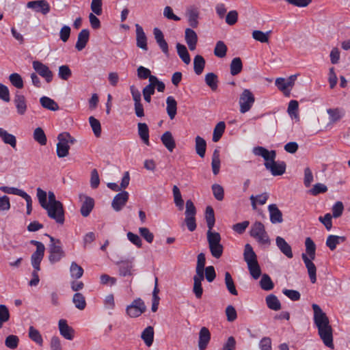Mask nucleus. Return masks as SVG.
Wrapping results in <instances>:
<instances>
[{"mask_svg": "<svg viewBox=\"0 0 350 350\" xmlns=\"http://www.w3.org/2000/svg\"><path fill=\"white\" fill-rule=\"evenodd\" d=\"M250 234L252 237L254 238L261 245H269L271 243L265 226L260 221H256L252 225Z\"/></svg>", "mask_w": 350, "mask_h": 350, "instance_id": "7", "label": "nucleus"}, {"mask_svg": "<svg viewBox=\"0 0 350 350\" xmlns=\"http://www.w3.org/2000/svg\"><path fill=\"white\" fill-rule=\"evenodd\" d=\"M205 262V255L203 253L199 254L198 255L197 265L196 269V274L204 275Z\"/></svg>", "mask_w": 350, "mask_h": 350, "instance_id": "61", "label": "nucleus"}, {"mask_svg": "<svg viewBox=\"0 0 350 350\" xmlns=\"http://www.w3.org/2000/svg\"><path fill=\"white\" fill-rule=\"evenodd\" d=\"M70 271L71 277L76 279L80 278L83 274V268L75 262L71 263Z\"/></svg>", "mask_w": 350, "mask_h": 350, "instance_id": "59", "label": "nucleus"}, {"mask_svg": "<svg viewBox=\"0 0 350 350\" xmlns=\"http://www.w3.org/2000/svg\"><path fill=\"white\" fill-rule=\"evenodd\" d=\"M185 15L187 18L189 25L193 28H196L199 24V9L194 5L189 6L186 10Z\"/></svg>", "mask_w": 350, "mask_h": 350, "instance_id": "17", "label": "nucleus"}, {"mask_svg": "<svg viewBox=\"0 0 350 350\" xmlns=\"http://www.w3.org/2000/svg\"><path fill=\"white\" fill-rule=\"evenodd\" d=\"M255 102L253 93L248 89H245L240 94L239 104L240 112L245 113L249 111Z\"/></svg>", "mask_w": 350, "mask_h": 350, "instance_id": "10", "label": "nucleus"}, {"mask_svg": "<svg viewBox=\"0 0 350 350\" xmlns=\"http://www.w3.org/2000/svg\"><path fill=\"white\" fill-rule=\"evenodd\" d=\"M327 113L329 115V122L332 124L338 122L345 115L344 110L340 108L328 109Z\"/></svg>", "mask_w": 350, "mask_h": 350, "instance_id": "35", "label": "nucleus"}, {"mask_svg": "<svg viewBox=\"0 0 350 350\" xmlns=\"http://www.w3.org/2000/svg\"><path fill=\"white\" fill-rule=\"evenodd\" d=\"M306 253H302L301 258L307 269L308 273L312 284L317 282V267L312 260L316 256V245L311 238L308 237L305 241Z\"/></svg>", "mask_w": 350, "mask_h": 350, "instance_id": "4", "label": "nucleus"}, {"mask_svg": "<svg viewBox=\"0 0 350 350\" xmlns=\"http://www.w3.org/2000/svg\"><path fill=\"white\" fill-rule=\"evenodd\" d=\"M45 249L36 250L31 255V261L34 269L40 270V265L44 257Z\"/></svg>", "mask_w": 350, "mask_h": 350, "instance_id": "33", "label": "nucleus"}, {"mask_svg": "<svg viewBox=\"0 0 350 350\" xmlns=\"http://www.w3.org/2000/svg\"><path fill=\"white\" fill-rule=\"evenodd\" d=\"M298 107L299 104L297 100H292L289 102L288 106V113L292 118H298Z\"/></svg>", "mask_w": 350, "mask_h": 350, "instance_id": "64", "label": "nucleus"}, {"mask_svg": "<svg viewBox=\"0 0 350 350\" xmlns=\"http://www.w3.org/2000/svg\"><path fill=\"white\" fill-rule=\"evenodd\" d=\"M196 209L194 204L191 200H187L185 221L190 232L194 231L196 228Z\"/></svg>", "mask_w": 350, "mask_h": 350, "instance_id": "11", "label": "nucleus"}, {"mask_svg": "<svg viewBox=\"0 0 350 350\" xmlns=\"http://www.w3.org/2000/svg\"><path fill=\"white\" fill-rule=\"evenodd\" d=\"M9 80L12 85L18 89L23 88V80L18 73H12L9 76Z\"/></svg>", "mask_w": 350, "mask_h": 350, "instance_id": "60", "label": "nucleus"}, {"mask_svg": "<svg viewBox=\"0 0 350 350\" xmlns=\"http://www.w3.org/2000/svg\"><path fill=\"white\" fill-rule=\"evenodd\" d=\"M176 49L178 55L183 62L186 64H189L191 62V58L186 46L182 44L177 43Z\"/></svg>", "mask_w": 350, "mask_h": 350, "instance_id": "42", "label": "nucleus"}, {"mask_svg": "<svg viewBox=\"0 0 350 350\" xmlns=\"http://www.w3.org/2000/svg\"><path fill=\"white\" fill-rule=\"evenodd\" d=\"M185 39L190 51H194L198 42L197 33L193 29L187 28L185 29Z\"/></svg>", "mask_w": 350, "mask_h": 350, "instance_id": "27", "label": "nucleus"}, {"mask_svg": "<svg viewBox=\"0 0 350 350\" xmlns=\"http://www.w3.org/2000/svg\"><path fill=\"white\" fill-rule=\"evenodd\" d=\"M49 237L50 238L49 260L51 263H55L64 256V252L59 239H55L51 236Z\"/></svg>", "mask_w": 350, "mask_h": 350, "instance_id": "9", "label": "nucleus"}, {"mask_svg": "<svg viewBox=\"0 0 350 350\" xmlns=\"http://www.w3.org/2000/svg\"><path fill=\"white\" fill-rule=\"evenodd\" d=\"M166 111L167 115L169 116L170 120H173L177 112V102L175 98L170 96L166 98Z\"/></svg>", "mask_w": 350, "mask_h": 350, "instance_id": "30", "label": "nucleus"}, {"mask_svg": "<svg viewBox=\"0 0 350 350\" xmlns=\"http://www.w3.org/2000/svg\"><path fill=\"white\" fill-rule=\"evenodd\" d=\"M206 237L211 255L215 258H219L224 251V247L220 243L221 236L219 233L208 230Z\"/></svg>", "mask_w": 350, "mask_h": 350, "instance_id": "6", "label": "nucleus"}, {"mask_svg": "<svg viewBox=\"0 0 350 350\" xmlns=\"http://www.w3.org/2000/svg\"><path fill=\"white\" fill-rule=\"evenodd\" d=\"M0 190L5 193L13 194L23 198L27 193L22 189L16 187H10L7 186L0 187Z\"/></svg>", "mask_w": 350, "mask_h": 350, "instance_id": "58", "label": "nucleus"}, {"mask_svg": "<svg viewBox=\"0 0 350 350\" xmlns=\"http://www.w3.org/2000/svg\"><path fill=\"white\" fill-rule=\"evenodd\" d=\"M33 139L36 142L39 143L41 146L46 144V137L43 131L40 127L36 128L33 131Z\"/></svg>", "mask_w": 350, "mask_h": 350, "instance_id": "51", "label": "nucleus"}, {"mask_svg": "<svg viewBox=\"0 0 350 350\" xmlns=\"http://www.w3.org/2000/svg\"><path fill=\"white\" fill-rule=\"evenodd\" d=\"M129 194L126 191H122L116 194L111 202V206L114 211L118 212L122 209L129 200Z\"/></svg>", "mask_w": 350, "mask_h": 350, "instance_id": "15", "label": "nucleus"}, {"mask_svg": "<svg viewBox=\"0 0 350 350\" xmlns=\"http://www.w3.org/2000/svg\"><path fill=\"white\" fill-rule=\"evenodd\" d=\"M260 287L265 291H270L273 288V283L271 280V278L264 274L260 281Z\"/></svg>", "mask_w": 350, "mask_h": 350, "instance_id": "63", "label": "nucleus"}, {"mask_svg": "<svg viewBox=\"0 0 350 350\" xmlns=\"http://www.w3.org/2000/svg\"><path fill=\"white\" fill-rule=\"evenodd\" d=\"M174 200L176 206L178 207L179 211H182L184 208V201L182 198V196L180 189L176 185H174L172 189Z\"/></svg>", "mask_w": 350, "mask_h": 350, "instance_id": "48", "label": "nucleus"}, {"mask_svg": "<svg viewBox=\"0 0 350 350\" xmlns=\"http://www.w3.org/2000/svg\"><path fill=\"white\" fill-rule=\"evenodd\" d=\"M0 138L6 144H9L13 148L16 147V137L9 133L6 130L0 127Z\"/></svg>", "mask_w": 350, "mask_h": 350, "instance_id": "31", "label": "nucleus"}, {"mask_svg": "<svg viewBox=\"0 0 350 350\" xmlns=\"http://www.w3.org/2000/svg\"><path fill=\"white\" fill-rule=\"evenodd\" d=\"M153 34L154 39L156 40V42L159 45V48L162 51V52L166 55H169V49H168V44L166 42V40L164 38L163 33L162 31L159 29L158 27H154L153 29Z\"/></svg>", "mask_w": 350, "mask_h": 350, "instance_id": "18", "label": "nucleus"}, {"mask_svg": "<svg viewBox=\"0 0 350 350\" xmlns=\"http://www.w3.org/2000/svg\"><path fill=\"white\" fill-rule=\"evenodd\" d=\"M154 329L152 326H148L142 332L141 338L147 347H150L154 341Z\"/></svg>", "mask_w": 350, "mask_h": 350, "instance_id": "34", "label": "nucleus"}, {"mask_svg": "<svg viewBox=\"0 0 350 350\" xmlns=\"http://www.w3.org/2000/svg\"><path fill=\"white\" fill-rule=\"evenodd\" d=\"M136 28V45L144 51L148 50L147 37L143 28L139 25H135Z\"/></svg>", "mask_w": 350, "mask_h": 350, "instance_id": "20", "label": "nucleus"}, {"mask_svg": "<svg viewBox=\"0 0 350 350\" xmlns=\"http://www.w3.org/2000/svg\"><path fill=\"white\" fill-rule=\"evenodd\" d=\"M60 334L66 339L71 340L74 338V329L70 327L67 321L60 319L58 323Z\"/></svg>", "mask_w": 350, "mask_h": 350, "instance_id": "22", "label": "nucleus"}, {"mask_svg": "<svg viewBox=\"0 0 350 350\" xmlns=\"http://www.w3.org/2000/svg\"><path fill=\"white\" fill-rule=\"evenodd\" d=\"M275 243L280 252L284 254L287 258H292L293 254L291 245L281 237H277L275 239Z\"/></svg>", "mask_w": 350, "mask_h": 350, "instance_id": "23", "label": "nucleus"}, {"mask_svg": "<svg viewBox=\"0 0 350 350\" xmlns=\"http://www.w3.org/2000/svg\"><path fill=\"white\" fill-rule=\"evenodd\" d=\"M153 34L154 39L156 40V42L159 45V48L162 51V52L166 55H169V49H168V44L166 42V40L164 38L163 33L162 31L159 29L158 27H154L153 29Z\"/></svg>", "mask_w": 350, "mask_h": 350, "instance_id": "19", "label": "nucleus"}, {"mask_svg": "<svg viewBox=\"0 0 350 350\" xmlns=\"http://www.w3.org/2000/svg\"><path fill=\"white\" fill-rule=\"evenodd\" d=\"M32 66L36 73L43 77L47 83L52 81L53 74L49 68L40 61H33Z\"/></svg>", "mask_w": 350, "mask_h": 350, "instance_id": "13", "label": "nucleus"}, {"mask_svg": "<svg viewBox=\"0 0 350 350\" xmlns=\"http://www.w3.org/2000/svg\"><path fill=\"white\" fill-rule=\"evenodd\" d=\"M10 319V312L5 305H0V329L3 327L4 323Z\"/></svg>", "mask_w": 350, "mask_h": 350, "instance_id": "62", "label": "nucleus"}, {"mask_svg": "<svg viewBox=\"0 0 350 350\" xmlns=\"http://www.w3.org/2000/svg\"><path fill=\"white\" fill-rule=\"evenodd\" d=\"M84 198L85 200L82 203L80 211L83 217H88L94 208V202L90 197L84 196Z\"/></svg>", "mask_w": 350, "mask_h": 350, "instance_id": "36", "label": "nucleus"}, {"mask_svg": "<svg viewBox=\"0 0 350 350\" xmlns=\"http://www.w3.org/2000/svg\"><path fill=\"white\" fill-rule=\"evenodd\" d=\"M195 148L196 153L201 157L204 158L206 153V142L200 136H197L195 139Z\"/></svg>", "mask_w": 350, "mask_h": 350, "instance_id": "39", "label": "nucleus"}, {"mask_svg": "<svg viewBox=\"0 0 350 350\" xmlns=\"http://www.w3.org/2000/svg\"><path fill=\"white\" fill-rule=\"evenodd\" d=\"M225 284L226 288L228 291L233 295H237L238 294L237 291L235 288L234 281L232 278V276L229 272L225 273Z\"/></svg>", "mask_w": 350, "mask_h": 350, "instance_id": "56", "label": "nucleus"}, {"mask_svg": "<svg viewBox=\"0 0 350 350\" xmlns=\"http://www.w3.org/2000/svg\"><path fill=\"white\" fill-rule=\"evenodd\" d=\"M225 129L226 124L224 122H219L216 124L213 135V141L214 142H217L220 139L224 133Z\"/></svg>", "mask_w": 350, "mask_h": 350, "instance_id": "52", "label": "nucleus"}, {"mask_svg": "<svg viewBox=\"0 0 350 350\" xmlns=\"http://www.w3.org/2000/svg\"><path fill=\"white\" fill-rule=\"evenodd\" d=\"M211 166L213 173L215 175L218 174L220 168L219 150L218 149H215L213 153Z\"/></svg>", "mask_w": 350, "mask_h": 350, "instance_id": "49", "label": "nucleus"}, {"mask_svg": "<svg viewBox=\"0 0 350 350\" xmlns=\"http://www.w3.org/2000/svg\"><path fill=\"white\" fill-rule=\"evenodd\" d=\"M29 338L39 346L43 344V338L40 332L33 326H30L28 333Z\"/></svg>", "mask_w": 350, "mask_h": 350, "instance_id": "43", "label": "nucleus"}, {"mask_svg": "<svg viewBox=\"0 0 350 350\" xmlns=\"http://www.w3.org/2000/svg\"><path fill=\"white\" fill-rule=\"evenodd\" d=\"M40 103L42 107L53 111H57L59 109L58 104L53 99L48 96L41 97Z\"/></svg>", "mask_w": 350, "mask_h": 350, "instance_id": "37", "label": "nucleus"}, {"mask_svg": "<svg viewBox=\"0 0 350 350\" xmlns=\"http://www.w3.org/2000/svg\"><path fill=\"white\" fill-rule=\"evenodd\" d=\"M266 304L271 310L278 311L281 308V304L274 295H269L266 297Z\"/></svg>", "mask_w": 350, "mask_h": 350, "instance_id": "45", "label": "nucleus"}, {"mask_svg": "<svg viewBox=\"0 0 350 350\" xmlns=\"http://www.w3.org/2000/svg\"><path fill=\"white\" fill-rule=\"evenodd\" d=\"M296 79L297 75H291L286 79L284 78H278L275 80V85L280 90L284 91L294 85Z\"/></svg>", "mask_w": 350, "mask_h": 350, "instance_id": "24", "label": "nucleus"}, {"mask_svg": "<svg viewBox=\"0 0 350 350\" xmlns=\"http://www.w3.org/2000/svg\"><path fill=\"white\" fill-rule=\"evenodd\" d=\"M131 93L134 101V109L135 115L142 118L144 116V107L141 102V93L134 85L130 87Z\"/></svg>", "mask_w": 350, "mask_h": 350, "instance_id": "14", "label": "nucleus"}, {"mask_svg": "<svg viewBox=\"0 0 350 350\" xmlns=\"http://www.w3.org/2000/svg\"><path fill=\"white\" fill-rule=\"evenodd\" d=\"M133 265L131 262L124 261L119 263V273L122 276L132 275Z\"/></svg>", "mask_w": 350, "mask_h": 350, "instance_id": "47", "label": "nucleus"}, {"mask_svg": "<svg viewBox=\"0 0 350 350\" xmlns=\"http://www.w3.org/2000/svg\"><path fill=\"white\" fill-rule=\"evenodd\" d=\"M89 122L93 133L96 137H100L101 134V125L100 122L93 116L89 118Z\"/></svg>", "mask_w": 350, "mask_h": 350, "instance_id": "57", "label": "nucleus"}, {"mask_svg": "<svg viewBox=\"0 0 350 350\" xmlns=\"http://www.w3.org/2000/svg\"><path fill=\"white\" fill-rule=\"evenodd\" d=\"M138 134L143 142L148 146L149 142V129L146 123L139 122L137 124Z\"/></svg>", "mask_w": 350, "mask_h": 350, "instance_id": "38", "label": "nucleus"}, {"mask_svg": "<svg viewBox=\"0 0 350 350\" xmlns=\"http://www.w3.org/2000/svg\"><path fill=\"white\" fill-rule=\"evenodd\" d=\"M90 38V31L88 29H82L78 34L77 41L75 48L79 51H82L86 46Z\"/></svg>", "mask_w": 350, "mask_h": 350, "instance_id": "28", "label": "nucleus"}, {"mask_svg": "<svg viewBox=\"0 0 350 350\" xmlns=\"http://www.w3.org/2000/svg\"><path fill=\"white\" fill-rule=\"evenodd\" d=\"M253 153L256 156L262 157L265 159V166L271 172L273 176H280L285 172V163L275 161L276 157L275 150L269 151L264 147L258 146L253 149Z\"/></svg>", "mask_w": 350, "mask_h": 350, "instance_id": "2", "label": "nucleus"}, {"mask_svg": "<svg viewBox=\"0 0 350 350\" xmlns=\"http://www.w3.org/2000/svg\"><path fill=\"white\" fill-rule=\"evenodd\" d=\"M345 241V237H340L336 235H329L326 240V245L332 250H334L340 243Z\"/></svg>", "mask_w": 350, "mask_h": 350, "instance_id": "40", "label": "nucleus"}, {"mask_svg": "<svg viewBox=\"0 0 350 350\" xmlns=\"http://www.w3.org/2000/svg\"><path fill=\"white\" fill-rule=\"evenodd\" d=\"M204 275L196 274L193 277V291L198 299L202 297L203 289L202 287V281L204 280Z\"/></svg>", "mask_w": 350, "mask_h": 350, "instance_id": "32", "label": "nucleus"}, {"mask_svg": "<svg viewBox=\"0 0 350 350\" xmlns=\"http://www.w3.org/2000/svg\"><path fill=\"white\" fill-rule=\"evenodd\" d=\"M243 256L250 275L254 280L258 279L261 275V269L257 260L256 254L249 243L245 245Z\"/></svg>", "mask_w": 350, "mask_h": 350, "instance_id": "5", "label": "nucleus"}, {"mask_svg": "<svg viewBox=\"0 0 350 350\" xmlns=\"http://www.w3.org/2000/svg\"><path fill=\"white\" fill-rule=\"evenodd\" d=\"M205 82L212 90H215L217 88V76L213 72H209L206 75Z\"/></svg>", "mask_w": 350, "mask_h": 350, "instance_id": "55", "label": "nucleus"}, {"mask_svg": "<svg viewBox=\"0 0 350 350\" xmlns=\"http://www.w3.org/2000/svg\"><path fill=\"white\" fill-rule=\"evenodd\" d=\"M161 140L164 146L170 151L172 152L176 147L175 140L170 131H165L161 137Z\"/></svg>", "mask_w": 350, "mask_h": 350, "instance_id": "29", "label": "nucleus"}, {"mask_svg": "<svg viewBox=\"0 0 350 350\" xmlns=\"http://www.w3.org/2000/svg\"><path fill=\"white\" fill-rule=\"evenodd\" d=\"M211 340V333L208 328L203 327L199 332L198 348L205 350Z\"/></svg>", "mask_w": 350, "mask_h": 350, "instance_id": "21", "label": "nucleus"}, {"mask_svg": "<svg viewBox=\"0 0 350 350\" xmlns=\"http://www.w3.org/2000/svg\"><path fill=\"white\" fill-rule=\"evenodd\" d=\"M27 7L34 10L37 12H41L42 14H47L51 10L49 3L46 0L31 1L27 3Z\"/></svg>", "mask_w": 350, "mask_h": 350, "instance_id": "16", "label": "nucleus"}, {"mask_svg": "<svg viewBox=\"0 0 350 350\" xmlns=\"http://www.w3.org/2000/svg\"><path fill=\"white\" fill-rule=\"evenodd\" d=\"M227 46L223 41H218L216 43L214 55L217 57L222 58L226 55Z\"/></svg>", "mask_w": 350, "mask_h": 350, "instance_id": "54", "label": "nucleus"}, {"mask_svg": "<svg viewBox=\"0 0 350 350\" xmlns=\"http://www.w3.org/2000/svg\"><path fill=\"white\" fill-rule=\"evenodd\" d=\"M72 301L75 307L80 310H84L86 306L85 298L80 293H76L73 295Z\"/></svg>", "mask_w": 350, "mask_h": 350, "instance_id": "50", "label": "nucleus"}, {"mask_svg": "<svg viewBox=\"0 0 350 350\" xmlns=\"http://www.w3.org/2000/svg\"><path fill=\"white\" fill-rule=\"evenodd\" d=\"M205 219L207 224L208 230L213 232V228L215 225V219L213 208L208 206L205 211Z\"/></svg>", "mask_w": 350, "mask_h": 350, "instance_id": "41", "label": "nucleus"}, {"mask_svg": "<svg viewBox=\"0 0 350 350\" xmlns=\"http://www.w3.org/2000/svg\"><path fill=\"white\" fill-rule=\"evenodd\" d=\"M271 31L263 32L260 30H254L252 32V38L262 43H266L269 41V37Z\"/></svg>", "mask_w": 350, "mask_h": 350, "instance_id": "53", "label": "nucleus"}, {"mask_svg": "<svg viewBox=\"0 0 350 350\" xmlns=\"http://www.w3.org/2000/svg\"><path fill=\"white\" fill-rule=\"evenodd\" d=\"M268 210L270 221L272 224H280L283 221L282 213L276 204H272L269 205Z\"/></svg>", "mask_w": 350, "mask_h": 350, "instance_id": "26", "label": "nucleus"}, {"mask_svg": "<svg viewBox=\"0 0 350 350\" xmlns=\"http://www.w3.org/2000/svg\"><path fill=\"white\" fill-rule=\"evenodd\" d=\"M36 191L38 202L40 206L46 211L48 217L55 220L58 224H64L65 216L62 203L47 205L46 192L40 187L37 188Z\"/></svg>", "mask_w": 350, "mask_h": 350, "instance_id": "3", "label": "nucleus"}, {"mask_svg": "<svg viewBox=\"0 0 350 350\" xmlns=\"http://www.w3.org/2000/svg\"><path fill=\"white\" fill-rule=\"evenodd\" d=\"M58 143L57 144V155L59 158L66 157L69 153L70 144H73L74 139L68 133H60L58 137Z\"/></svg>", "mask_w": 350, "mask_h": 350, "instance_id": "8", "label": "nucleus"}, {"mask_svg": "<svg viewBox=\"0 0 350 350\" xmlns=\"http://www.w3.org/2000/svg\"><path fill=\"white\" fill-rule=\"evenodd\" d=\"M205 66V60L202 55H197L193 59V69L196 75H201Z\"/></svg>", "mask_w": 350, "mask_h": 350, "instance_id": "44", "label": "nucleus"}, {"mask_svg": "<svg viewBox=\"0 0 350 350\" xmlns=\"http://www.w3.org/2000/svg\"><path fill=\"white\" fill-rule=\"evenodd\" d=\"M230 73L232 75L239 74L243 68V64L240 57H234L232 59L230 65Z\"/></svg>", "mask_w": 350, "mask_h": 350, "instance_id": "46", "label": "nucleus"}, {"mask_svg": "<svg viewBox=\"0 0 350 350\" xmlns=\"http://www.w3.org/2000/svg\"><path fill=\"white\" fill-rule=\"evenodd\" d=\"M14 103L19 115H24L26 113L27 105L25 97L21 94L16 93L14 96Z\"/></svg>", "mask_w": 350, "mask_h": 350, "instance_id": "25", "label": "nucleus"}, {"mask_svg": "<svg viewBox=\"0 0 350 350\" xmlns=\"http://www.w3.org/2000/svg\"><path fill=\"white\" fill-rule=\"evenodd\" d=\"M146 309V307L144 301L140 298H137L127 306L126 313L130 317L136 318L144 313Z\"/></svg>", "mask_w": 350, "mask_h": 350, "instance_id": "12", "label": "nucleus"}, {"mask_svg": "<svg viewBox=\"0 0 350 350\" xmlns=\"http://www.w3.org/2000/svg\"><path fill=\"white\" fill-rule=\"evenodd\" d=\"M312 307L314 311V323L318 329V334L323 344L333 349V329L329 319L319 305L313 304Z\"/></svg>", "mask_w": 350, "mask_h": 350, "instance_id": "1", "label": "nucleus"}]
</instances>
